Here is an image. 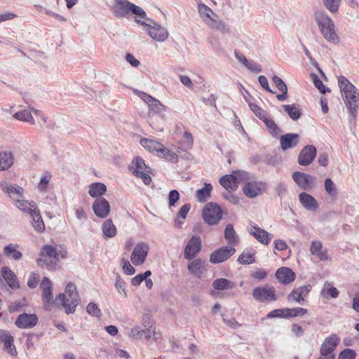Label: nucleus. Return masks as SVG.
<instances>
[{
	"mask_svg": "<svg viewBox=\"0 0 359 359\" xmlns=\"http://www.w3.org/2000/svg\"><path fill=\"white\" fill-rule=\"evenodd\" d=\"M86 312L89 315H90L93 317L97 318H100L102 316V312H101L100 309L96 304H95L93 302H90L87 305Z\"/></svg>",
	"mask_w": 359,
	"mask_h": 359,
	"instance_id": "864d4df0",
	"label": "nucleus"
},
{
	"mask_svg": "<svg viewBox=\"0 0 359 359\" xmlns=\"http://www.w3.org/2000/svg\"><path fill=\"white\" fill-rule=\"evenodd\" d=\"M292 178L297 186L302 190H310L315 185L316 178L309 174L296 171L293 172Z\"/></svg>",
	"mask_w": 359,
	"mask_h": 359,
	"instance_id": "ddd939ff",
	"label": "nucleus"
},
{
	"mask_svg": "<svg viewBox=\"0 0 359 359\" xmlns=\"http://www.w3.org/2000/svg\"><path fill=\"white\" fill-rule=\"evenodd\" d=\"M18 245L10 243L4 248L3 252L8 258L18 261L22 257V252L18 250Z\"/></svg>",
	"mask_w": 359,
	"mask_h": 359,
	"instance_id": "c756f323",
	"label": "nucleus"
},
{
	"mask_svg": "<svg viewBox=\"0 0 359 359\" xmlns=\"http://www.w3.org/2000/svg\"><path fill=\"white\" fill-rule=\"evenodd\" d=\"M325 189L330 196H336L337 194L336 187L330 178L325 179Z\"/></svg>",
	"mask_w": 359,
	"mask_h": 359,
	"instance_id": "13d9d810",
	"label": "nucleus"
},
{
	"mask_svg": "<svg viewBox=\"0 0 359 359\" xmlns=\"http://www.w3.org/2000/svg\"><path fill=\"white\" fill-rule=\"evenodd\" d=\"M129 170L135 176L142 179L144 184L148 185L151 183V178L149 175V168L146 165L142 158L135 157L129 165Z\"/></svg>",
	"mask_w": 359,
	"mask_h": 359,
	"instance_id": "1a4fd4ad",
	"label": "nucleus"
},
{
	"mask_svg": "<svg viewBox=\"0 0 359 359\" xmlns=\"http://www.w3.org/2000/svg\"><path fill=\"white\" fill-rule=\"evenodd\" d=\"M265 187L262 182H250L244 185L243 191L248 198H253L261 194Z\"/></svg>",
	"mask_w": 359,
	"mask_h": 359,
	"instance_id": "b1692460",
	"label": "nucleus"
},
{
	"mask_svg": "<svg viewBox=\"0 0 359 359\" xmlns=\"http://www.w3.org/2000/svg\"><path fill=\"white\" fill-rule=\"evenodd\" d=\"M201 250V239L198 236H192L187 244L184 257L186 259H193L200 252Z\"/></svg>",
	"mask_w": 359,
	"mask_h": 359,
	"instance_id": "dca6fc26",
	"label": "nucleus"
},
{
	"mask_svg": "<svg viewBox=\"0 0 359 359\" xmlns=\"http://www.w3.org/2000/svg\"><path fill=\"white\" fill-rule=\"evenodd\" d=\"M13 117L18 121L28 122L32 125L35 124L34 118H33L31 112L28 110H22L18 112H16Z\"/></svg>",
	"mask_w": 359,
	"mask_h": 359,
	"instance_id": "de8ad7c7",
	"label": "nucleus"
},
{
	"mask_svg": "<svg viewBox=\"0 0 359 359\" xmlns=\"http://www.w3.org/2000/svg\"><path fill=\"white\" fill-rule=\"evenodd\" d=\"M234 191H226L222 193V197L232 204H237L239 202V198L233 192Z\"/></svg>",
	"mask_w": 359,
	"mask_h": 359,
	"instance_id": "0e129e2a",
	"label": "nucleus"
},
{
	"mask_svg": "<svg viewBox=\"0 0 359 359\" xmlns=\"http://www.w3.org/2000/svg\"><path fill=\"white\" fill-rule=\"evenodd\" d=\"M266 318H287V308L276 309L272 310L266 315Z\"/></svg>",
	"mask_w": 359,
	"mask_h": 359,
	"instance_id": "3c124183",
	"label": "nucleus"
},
{
	"mask_svg": "<svg viewBox=\"0 0 359 359\" xmlns=\"http://www.w3.org/2000/svg\"><path fill=\"white\" fill-rule=\"evenodd\" d=\"M51 175L50 174L45 175L41 177L40 182L38 184V189L41 192H44L47 190L48 184L50 181Z\"/></svg>",
	"mask_w": 359,
	"mask_h": 359,
	"instance_id": "680f3d73",
	"label": "nucleus"
},
{
	"mask_svg": "<svg viewBox=\"0 0 359 359\" xmlns=\"http://www.w3.org/2000/svg\"><path fill=\"white\" fill-rule=\"evenodd\" d=\"M1 190L6 193L13 201L23 198V189L18 185H13L6 182L0 183Z\"/></svg>",
	"mask_w": 359,
	"mask_h": 359,
	"instance_id": "5701e85b",
	"label": "nucleus"
},
{
	"mask_svg": "<svg viewBox=\"0 0 359 359\" xmlns=\"http://www.w3.org/2000/svg\"><path fill=\"white\" fill-rule=\"evenodd\" d=\"M248 105L250 108V109L255 113V114L261 120L263 118H265L266 112L264 109H262L261 107H259L258 105H257L255 103L249 102Z\"/></svg>",
	"mask_w": 359,
	"mask_h": 359,
	"instance_id": "e2e57ef3",
	"label": "nucleus"
},
{
	"mask_svg": "<svg viewBox=\"0 0 359 359\" xmlns=\"http://www.w3.org/2000/svg\"><path fill=\"white\" fill-rule=\"evenodd\" d=\"M113 12L118 18L126 17L130 13L135 15L136 18L146 19V12L140 6L128 0H116Z\"/></svg>",
	"mask_w": 359,
	"mask_h": 359,
	"instance_id": "423d86ee",
	"label": "nucleus"
},
{
	"mask_svg": "<svg viewBox=\"0 0 359 359\" xmlns=\"http://www.w3.org/2000/svg\"><path fill=\"white\" fill-rule=\"evenodd\" d=\"M339 292L338 290L333 287L330 283L327 281L325 283L324 288L321 291V294L323 296L325 297L330 296L332 298H337L339 296Z\"/></svg>",
	"mask_w": 359,
	"mask_h": 359,
	"instance_id": "8fccbe9b",
	"label": "nucleus"
},
{
	"mask_svg": "<svg viewBox=\"0 0 359 359\" xmlns=\"http://www.w3.org/2000/svg\"><path fill=\"white\" fill-rule=\"evenodd\" d=\"M283 108L293 121L299 119L302 115L300 109L294 104H284Z\"/></svg>",
	"mask_w": 359,
	"mask_h": 359,
	"instance_id": "a18cd8bd",
	"label": "nucleus"
},
{
	"mask_svg": "<svg viewBox=\"0 0 359 359\" xmlns=\"http://www.w3.org/2000/svg\"><path fill=\"white\" fill-rule=\"evenodd\" d=\"M56 301L60 303L67 314L74 313L80 302L79 292L73 283H69L65 287V293L58 294Z\"/></svg>",
	"mask_w": 359,
	"mask_h": 359,
	"instance_id": "7ed1b4c3",
	"label": "nucleus"
},
{
	"mask_svg": "<svg viewBox=\"0 0 359 359\" xmlns=\"http://www.w3.org/2000/svg\"><path fill=\"white\" fill-rule=\"evenodd\" d=\"M149 250V247L147 243L144 242L138 243L131 254L130 260L132 263L135 266L142 264L145 262Z\"/></svg>",
	"mask_w": 359,
	"mask_h": 359,
	"instance_id": "2eb2a0df",
	"label": "nucleus"
},
{
	"mask_svg": "<svg viewBox=\"0 0 359 359\" xmlns=\"http://www.w3.org/2000/svg\"><path fill=\"white\" fill-rule=\"evenodd\" d=\"M338 85L350 121H355L359 107V90L342 75L338 77Z\"/></svg>",
	"mask_w": 359,
	"mask_h": 359,
	"instance_id": "f257e3e1",
	"label": "nucleus"
},
{
	"mask_svg": "<svg viewBox=\"0 0 359 359\" xmlns=\"http://www.w3.org/2000/svg\"><path fill=\"white\" fill-rule=\"evenodd\" d=\"M325 8L331 13H336L341 3V0H323Z\"/></svg>",
	"mask_w": 359,
	"mask_h": 359,
	"instance_id": "5fc2aeb1",
	"label": "nucleus"
},
{
	"mask_svg": "<svg viewBox=\"0 0 359 359\" xmlns=\"http://www.w3.org/2000/svg\"><path fill=\"white\" fill-rule=\"evenodd\" d=\"M299 201L301 205L307 210L316 211L318 208V203L316 198L306 192L299 194Z\"/></svg>",
	"mask_w": 359,
	"mask_h": 359,
	"instance_id": "bb28decb",
	"label": "nucleus"
},
{
	"mask_svg": "<svg viewBox=\"0 0 359 359\" xmlns=\"http://www.w3.org/2000/svg\"><path fill=\"white\" fill-rule=\"evenodd\" d=\"M2 277L11 289H18L20 284L18 280L17 276L8 266H4L1 269Z\"/></svg>",
	"mask_w": 359,
	"mask_h": 359,
	"instance_id": "cd10ccee",
	"label": "nucleus"
},
{
	"mask_svg": "<svg viewBox=\"0 0 359 359\" xmlns=\"http://www.w3.org/2000/svg\"><path fill=\"white\" fill-rule=\"evenodd\" d=\"M275 276L278 282L283 285L291 283L296 277L295 273L291 269L285 266L278 269Z\"/></svg>",
	"mask_w": 359,
	"mask_h": 359,
	"instance_id": "393cba45",
	"label": "nucleus"
},
{
	"mask_svg": "<svg viewBox=\"0 0 359 359\" xmlns=\"http://www.w3.org/2000/svg\"><path fill=\"white\" fill-rule=\"evenodd\" d=\"M340 342V338L337 334H332L326 337L323 342L320 353L321 355H334L333 351Z\"/></svg>",
	"mask_w": 359,
	"mask_h": 359,
	"instance_id": "aec40b11",
	"label": "nucleus"
},
{
	"mask_svg": "<svg viewBox=\"0 0 359 359\" xmlns=\"http://www.w3.org/2000/svg\"><path fill=\"white\" fill-rule=\"evenodd\" d=\"M314 18L324 38L329 42L337 43L339 37L334 31V24L328 15L324 11H318L315 12Z\"/></svg>",
	"mask_w": 359,
	"mask_h": 359,
	"instance_id": "20e7f679",
	"label": "nucleus"
},
{
	"mask_svg": "<svg viewBox=\"0 0 359 359\" xmlns=\"http://www.w3.org/2000/svg\"><path fill=\"white\" fill-rule=\"evenodd\" d=\"M249 70L251 72H253L255 73H259L262 71V66L252 61V60H248V62L245 65Z\"/></svg>",
	"mask_w": 359,
	"mask_h": 359,
	"instance_id": "774afa93",
	"label": "nucleus"
},
{
	"mask_svg": "<svg viewBox=\"0 0 359 359\" xmlns=\"http://www.w3.org/2000/svg\"><path fill=\"white\" fill-rule=\"evenodd\" d=\"M92 208L95 215L99 218H106L110 212V205L108 201L102 197L96 198Z\"/></svg>",
	"mask_w": 359,
	"mask_h": 359,
	"instance_id": "412c9836",
	"label": "nucleus"
},
{
	"mask_svg": "<svg viewBox=\"0 0 359 359\" xmlns=\"http://www.w3.org/2000/svg\"><path fill=\"white\" fill-rule=\"evenodd\" d=\"M275 191L278 197L282 199L287 194V186L285 182H279L276 184Z\"/></svg>",
	"mask_w": 359,
	"mask_h": 359,
	"instance_id": "052dcab7",
	"label": "nucleus"
},
{
	"mask_svg": "<svg viewBox=\"0 0 359 359\" xmlns=\"http://www.w3.org/2000/svg\"><path fill=\"white\" fill-rule=\"evenodd\" d=\"M212 285L217 290H227L233 289L236 283L229 279L220 278L214 280Z\"/></svg>",
	"mask_w": 359,
	"mask_h": 359,
	"instance_id": "72a5a7b5",
	"label": "nucleus"
},
{
	"mask_svg": "<svg viewBox=\"0 0 359 359\" xmlns=\"http://www.w3.org/2000/svg\"><path fill=\"white\" fill-rule=\"evenodd\" d=\"M356 352L351 348H345L340 352L338 359H355Z\"/></svg>",
	"mask_w": 359,
	"mask_h": 359,
	"instance_id": "bf43d9fd",
	"label": "nucleus"
},
{
	"mask_svg": "<svg viewBox=\"0 0 359 359\" xmlns=\"http://www.w3.org/2000/svg\"><path fill=\"white\" fill-rule=\"evenodd\" d=\"M41 287L42 289V300L45 304H49L53 299V285L50 280L44 277L41 283Z\"/></svg>",
	"mask_w": 359,
	"mask_h": 359,
	"instance_id": "c85d7f7f",
	"label": "nucleus"
},
{
	"mask_svg": "<svg viewBox=\"0 0 359 359\" xmlns=\"http://www.w3.org/2000/svg\"><path fill=\"white\" fill-rule=\"evenodd\" d=\"M236 252V248L231 246H223L213 251L210 256V262L219 264L225 262Z\"/></svg>",
	"mask_w": 359,
	"mask_h": 359,
	"instance_id": "4468645a",
	"label": "nucleus"
},
{
	"mask_svg": "<svg viewBox=\"0 0 359 359\" xmlns=\"http://www.w3.org/2000/svg\"><path fill=\"white\" fill-rule=\"evenodd\" d=\"M287 299L290 302H297L301 305H304L306 302V299L297 288L290 292L287 295Z\"/></svg>",
	"mask_w": 359,
	"mask_h": 359,
	"instance_id": "09e8293b",
	"label": "nucleus"
},
{
	"mask_svg": "<svg viewBox=\"0 0 359 359\" xmlns=\"http://www.w3.org/2000/svg\"><path fill=\"white\" fill-rule=\"evenodd\" d=\"M135 21L137 24L144 26V30H145L154 40L158 42H163L168 39V32L167 29L152 19L146 16V19L140 20L136 18Z\"/></svg>",
	"mask_w": 359,
	"mask_h": 359,
	"instance_id": "39448f33",
	"label": "nucleus"
},
{
	"mask_svg": "<svg viewBox=\"0 0 359 359\" xmlns=\"http://www.w3.org/2000/svg\"><path fill=\"white\" fill-rule=\"evenodd\" d=\"M67 251H58L57 247L50 245H44L41 247L39 257L36 259L38 266L48 270H55L58 266L60 257L66 258Z\"/></svg>",
	"mask_w": 359,
	"mask_h": 359,
	"instance_id": "f03ea898",
	"label": "nucleus"
},
{
	"mask_svg": "<svg viewBox=\"0 0 359 359\" xmlns=\"http://www.w3.org/2000/svg\"><path fill=\"white\" fill-rule=\"evenodd\" d=\"M317 154L314 145H306L301 150L298 156V163L300 165H309L315 159Z\"/></svg>",
	"mask_w": 359,
	"mask_h": 359,
	"instance_id": "f3484780",
	"label": "nucleus"
},
{
	"mask_svg": "<svg viewBox=\"0 0 359 359\" xmlns=\"http://www.w3.org/2000/svg\"><path fill=\"white\" fill-rule=\"evenodd\" d=\"M224 238L229 245H236L238 243L239 237L236 233L231 224H227L225 227Z\"/></svg>",
	"mask_w": 359,
	"mask_h": 359,
	"instance_id": "58836bf2",
	"label": "nucleus"
},
{
	"mask_svg": "<svg viewBox=\"0 0 359 359\" xmlns=\"http://www.w3.org/2000/svg\"><path fill=\"white\" fill-rule=\"evenodd\" d=\"M323 244L320 241H313L310 248V251L312 255L318 257L320 260L326 261L328 259V255L327 250H322Z\"/></svg>",
	"mask_w": 359,
	"mask_h": 359,
	"instance_id": "c9c22d12",
	"label": "nucleus"
},
{
	"mask_svg": "<svg viewBox=\"0 0 359 359\" xmlns=\"http://www.w3.org/2000/svg\"><path fill=\"white\" fill-rule=\"evenodd\" d=\"M299 135L297 133H287L280 138V147L283 151L295 147L299 142Z\"/></svg>",
	"mask_w": 359,
	"mask_h": 359,
	"instance_id": "a878e982",
	"label": "nucleus"
},
{
	"mask_svg": "<svg viewBox=\"0 0 359 359\" xmlns=\"http://www.w3.org/2000/svg\"><path fill=\"white\" fill-rule=\"evenodd\" d=\"M136 94L147 104L149 116L165 110V107L158 100L153 97L150 95L140 90H136Z\"/></svg>",
	"mask_w": 359,
	"mask_h": 359,
	"instance_id": "9b49d317",
	"label": "nucleus"
},
{
	"mask_svg": "<svg viewBox=\"0 0 359 359\" xmlns=\"http://www.w3.org/2000/svg\"><path fill=\"white\" fill-rule=\"evenodd\" d=\"M14 163V156L11 151H3L0 152V170H8Z\"/></svg>",
	"mask_w": 359,
	"mask_h": 359,
	"instance_id": "7c9ffc66",
	"label": "nucleus"
},
{
	"mask_svg": "<svg viewBox=\"0 0 359 359\" xmlns=\"http://www.w3.org/2000/svg\"><path fill=\"white\" fill-rule=\"evenodd\" d=\"M308 310L302 307L287 308V318L299 317L306 315Z\"/></svg>",
	"mask_w": 359,
	"mask_h": 359,
	"instance_id": "603ef678",
	"label": "nucleus"
},
{
	"mask_svg": "<svg viewBox=\"0 0 359 359\" xmlns=\"http://www.w3.org/2000/svg\"><path fill=\"white\" fill-rule=\"evenodd\" d=\"M205 262L200 258L196 259L188 264L189 271L197 278H201L205 269Z\"/></svg>",
	"mask_w": 359,
	"mask_h": 359,
	"instance_id": "2f4dec72",
	"label": "nucleus"
},
{
	"mask_svg": "<svg viewBox=\"0 0 359 359\" xmlns=\"http://www.w3.org/2000/svg\"><path fill=\"white\" fill-rule=\"evenodd\" d=\"M247 229L251 236H252L258 242L264 245H268L272 240V234L260 228L252 222L249 223Z\"/></svg>",
	"mask_w": 359,
	"mask_h": 359,
	"instance_id": "f8f14e48",
	"label": "nucleus"
},
{
	"mask_svg": "<svg viewBox=\"0 0 359 359\" xmlns=\"http://www.w3.org/2000/svg\"><path fill=\"white\" fill-rule=\"evenodd\" d=\"M180 199V194L177 190L173 189L169 192L168 194V205L169 207L174 206L176 202Z\"/></svg>",
	"mask_w": 359,
	"mask_h": 359,
	"instance_id": "69168bd1",
	"label": "nucleus"
},
{
	"mask_svg": "<svg viewBox=\"0 0 359 359\" xmlns=\"http://www.w3.org/2000/svg\"><path fill=\"white\" fill-rule=\"evenodd\" d=\"M39 277L38 274L36 273L35 272H31V273L29 274L28 280H27L28 287L30 288H32V289L35 288L39 283Z\"/></svg>",
	"mask_w": 359,
	"mask_h": 359,
	"instance_id": "338daca9",
	"label": "nucleus"
},
{
	"mask_svg": "<svg viewBox=\"0 0 359 359\" xmlns=\"http://www.w3.org/2000/svg\"><path fill=\"white\" fill-rule=\"evenodd\" d=\"M202 217L208 225H216L222 218V208L216 203H208L202 210Z\"/></svg>",
	"mask_w": 359,
	"mask_h": 359,
	"instance_id": "6e6552de",
	"label": "nucleus"
},
{
	"mask_svg": "<svg viewBox=\"0 0 359 359\" xmlns=\"http://www.w3.org/2000/svg\"><path fill=\"white\" fill-rule=\"evenodd\" d=\"M0 343L4 344V351L12 357L17 356L18 352L14 345V339L9 332L0 329Z\"/></svg>",
	"mask_w": 359,
	"mask_h": 359,
	"instance_id": "6ab92c4d",
	"label": "nucleus"
},
{
	"mask_svg": "<svg viewBox=\"0 0 359 359\" xmlns=\"http://www.w3.org/2000/svg\"><path fill=\"white\" fill-rule=\"evenodd\" d=\"M15 203L18 208L25 212L28 213L29 215H31L37 209L36 203L34 201L29 202L26 200L19 198L15 201Z\"/></svg>",
	"mask_w": 359,
	"mask_h": 359,
	"instance_id": "f704fd0d",
	"label": "nucleus"
},
{
	"mask_svg": "<svg viewBox=\"0 0 359 359\" xmlns=\"http://www.w3.org/2000/svg\"><path fill=\"white\" fill-rule=\"evenodd\" d=\"M250 179V174L243 170L233 172L232 174L225 175L219 180L220 184L226 191H236L238 183Z\"/></svg>",
	"mask_w": 359,
	"mask_h": 359,
	"instance_id": "0eeeda50",
	"label": "nucleus"
},
{
	"mask_svg": "<svg viewBox=\"0 0 359 359\" xmlns=\"http://www.w3.org/2000/svg\"><path fill=\"white\" fill-rule=\"evenodd\" d=\"M255 250L245 249L238 258V262L241 264H251L255 262Z\"/></svg>",
	"mask_w": 359,
	"mask_h": 359,
	"instance_id": "4c0bfd02",
	"label": "nucleus"
},
{
	"mask_svg": "<svg viewBox=\"0 0 359 359\" xmlns=\"http://www.w3.org/2000/svg\"><path fill=\"white\" fill-rule=\"evenodd\" d=\"M262 121L266 126L269 133L273 137H277L281 133L280 128L276 125V123L270 118L265 117Z\"/></svg>",
	"mask_w": 359,
	"mask_h": 359,
	"instance_id": "49530a36",
	"label": "nucleus"
},
{
	"mask_svg": "<svg viewBox=\"0 0 359 359\" xmlns=\"http://www.w3.org/2000/svg\"><path fill=\"white\" fill-rule=\"evenodd\" d=\"M140 144L142 147L147 149L151 153L157 154L158 151L161 147V143L154 140L143 138L140 141Z\"/></svg>",
	"mask_w": 359,
	"mask_h": 359,
	"instance_id": "ea45409f",
	"label": "nucleus"
},
{
	"mask_svg": "<svg viewBox=\"0 0 359 359\" xmlns=\"http://www.w3.org/2000/svg\"><path fill=\"white\" fill-rule=\"evenodd\" d=\"M205 24L211 29L222 34H229L231 32L230 26L215 13Z\"/></svg>",
	"mask_w": 359,
	"mask_h": 359,
	"instance_id": "a211bd4d",
	"label": "nucleus"
},
{
	"mask_svg": "<svg viewBox=\"0 0 359 359\" xmlns=\"http://www.w3.org/2000/svg\"><path fill=\"white\" fill-rule=\"evenodd\" d=\"M107 192V187L102 182H93L89 185L88 194L93 198H100Z\"/></svg>",
	"mask_w": 359,
	"mask_h": 359,
	"instance_id": "473e14b6",
	"label": "nucleus"
},
{
	"mask_svg": "<svg viewBox=\"0 0 359 359\" xmlns=\"http://www.w3.org/2000/svg\"><path fill=\"white\" fill-rule=\"evenodd\" d=\"M182 147L184 149H191L194 144V138L191 133L185 130L183 135V140L182 142Z\"/></svg>",
	"mask_w": 359,
	"mask_h": 359,
	"instance_id": "4d7b16f0",
	"label": "nucleus"
},
{
	"mask_svg": "<svg viewBox=\"0 0 359 359\" xmlns=\"http://www.w3.org/2000/svg\"><path fill=\"white\" fill-rule=\"evenodd\" d=\"M102 231L104 238H113L117 233L116 227L111 219H108L103 222Z\"/></svg>",
	"mask_w": 359,
	"mask_h": 359,
	"instance_id": "e433bc0d",
	"label": "nucleus"
},
{
	"mask_svg": "<svg viewBox=\"0 0 359 359\" xmlns=\"http://www.w3.org/2000/svg\"><path fill=\"white\" fill-rule=\"evenodd\" d=\"M39 318L36 314L26 313L18 316L15 320V325L20 329H29L34 327L38 323Z\"/></svg>",
	"mask_w": 359,
	"mask_h": 359,
	"instance_id": "4be33fe9",
	"label": "nucleus"
},
{
	"mask_svg": "<svg viewBox=\"0 0 359 359\" xmlns=\"http://www.w3.org/2000/svg\"><path fill=\"white\" fill-rule=\"evenodd\" d=\"M253 298L259 302H273L278 299L274 287H257L252 290Z\"/></svg>",
	"mask_w": 359,
	"mask_h": 359,
	"instance_id": "9d476101",
	"label": "nucleus"
},
{
	"mask_svg": "<svg viewBox=\"0 0 359 359\" xmlns=\"http://www.w3.org/2000/svg\"><path fill=\"white\" fill-rule=\"evenodd\" d=\"M198 12L204 23L215 14L209 6L201 2L198 4Z\"/></svg>",
	"mask_w": 359,
	"mask_h": 359,
	"instance_id": "a19ab883",
	"label": "nucleus"
},
{
	"mask_svg": "<svg viewBox=\"0 0 359 359\" xmlns=\"http://www.w3.org/2000/svg\"><path fill=\"white\" fill-rule=\"evenodd\" d=\"M30 215L32 218V223L34 229L39 232H43L45 229V224L41 218L39 210L37 208Z\"/></svg>",
	"mask_w": 359,
	"mask_h": 359,
	"instance_id": "79ce46f5",
	"label": "nucleus"
},
{
	"mask_svg": "<svg viewBox=\"0 0 359 359\" xmlns=\"http://www.w3.org/2000/svg\"><path fill=\"white\" fill-rule=\"evenodd\" d=\"M162 148L159 149L157 153V156L163 158L169 161L177 163L178 161V155L174 152H172L166 148L163 144H161Z\"/></svg>",
	"mask_w": 359,
	"mask_h": 359,
	"instance_id": "37998d69",
	"label": "nucleus"
},
{
	"mask_svg": "<svg viewBox=\"0 0 359 359\" xmlns=\"http://www.w3.org/2000/svg\"><path fill=\"white\" fill-rule=\"evenodd\" d=\"M212 189V187L209 183H205L204 187L197 190L196 198L199 202H205L207 199L210 196V193Z\"/></svg>",
	"mask_w": 359,
	"mask_h": 359,
	"instance_id": "c03bdc74",
	"label": "nucleus"
},
{
	"mask_svg": "<svg viewBox=\"0 0 359 359\" xmlns=\"http://www.w3.org/2000/svg\"><path fill=\"white\" fill-rule=\"evenodd\" d=\"M27 305V301L25 298H23L20 300L15 301L11 302L9 306V311L10 312H18L20 311V309Z\"/></svg>",
	"mask_w": 359,
	"mask_h": 359,
	"instance_id": "6e6d98bb",
	"label": "nucleus"
}]
</instances>
